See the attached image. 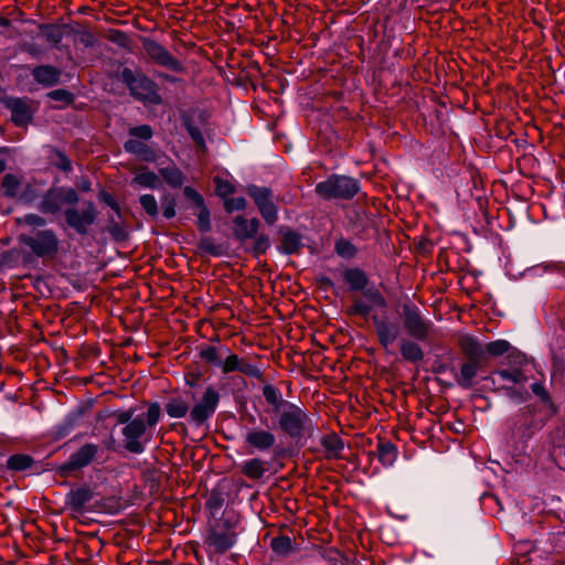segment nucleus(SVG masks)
Listing matches in <instances>:
<instances>
[{
  "label": "nucleus",
  "instance_id": "20",
  "mask_svg": "<svg viewBox=\"0 0 565 565\" xmlns=\"http://www.w3.org/2000/svg\"><path fill=\"white\" fill-rule=\"evenodd\" d=\"M166 412L171 418H183L189 412V403L182 396H174L166 404Z\"/></svg>",
  "mask_w": 565,
  "mask_h": 565
},
{
  "label": "nucleus",
  "instance_id": "40",
  "mask_svg": "<svg viewBox=\"0 0 565 565\" xmlns=\"http://www.w3.org/2000/svg\"><path fill=\"white\" fill-rule=\"evenodd\" d=\"M199 207L200 212L198 214V226L200 231L207 232L211 228L210 211L204 204Z\"/></svg>",
  "mask_w": 565,
  "mask_h": 565
},
{
  "label": "nucleus",
  "instance_id": "37",
  "mask_svg": "<svg viewBox=\"0 0 565 565\" xmlns=\"http://www.w3.org/2000/svg\"><path fill=\"white\" fill-rule=\"evenodd\" d=\"M2 186L7 195L14 196L19 190V180L13 174L3 178Z\"/></svg>",
  "mask_w": 565,
  "mask_h": 565
},
{
  "label": "nucleus",
  "instance_id": "22",
  "mask_svg": "<svg viewBox=\"0 0 565 565\" xmlns=\"http://www.w3.org/2000/svg\"><path fill=\"white\" fill-rule=\"evenodd\" d=\"M207 542L216 552H220V553L226 552L234 544V540H233L232 535H230L225 532L211 533L207 539Z\"/></svg>",
  "mask_w": 565,
  "mask_h": 565
},
{
  "label": "nucleus",
  "instance_id": "39",
  "mask_svg": "<svg viewBox=\"0 0 565 565\" xmlns=\"http://www.w3.org/2000/svg\"><path fill=\"white\" fill-rule=\"evenodd\" d=\"M246 204H247L246 200L244 198H242V196H239V198H230V199L225 200L224 207H225L226 212L233 213L235 211L245 210Z\"/></svg>",
  "mask_w": 565,
  "mask_h": 565
},
{
  "label": "nucleus",
  "instance_id": "44",
  "mask_svg": "<svg viewBox=\"0 0 565 565\" xmlns=\"http://www.w3.org/2000/svg\"><path fill=\"white\" fill-rule=\"evenodd\" d=\"M199 248L202 252L209 253L214 256H218L221 254L220 247L214 243V241L211 237H205L201 239Z\"/></svg>",
  "mask_w": 565,
  "mask_h": 565
},
{
  "label": "nucleus",
  "instance_id": "48",
  "mask_svg": "<svg viewBox=\"0 0 565 565\" xmlns=\"http://www.w3.org/2000/svg\"><path fill=\"white\" fill-rule=\"evenodd\" d=\"M238 372H241L245 375L252 376V377H256V379L262 376V372L256 365L248 363L246 361H243V360H242Z\"/></svg>",
  "mask_w": 565,
  "mask_h": 565
},
{
  "label": "nucleus",
  "instance_id": "42",
  "mask_svg": "<svg viewBox=\"0 0 565 565\" xmlns=\"http://www.w3.org/2000/svg\"><path fill=\"white\" fill-rule=\"evenodd\" d=\"M200 356L212 364L220 365L221 361L218 359L217 349L215 347H206L201 350Z\"/></svg>",
  "mask_w": 565,
  "mask_h": 565
},
{
  "label": "nucleus",
  "instance_id": "5",
  "mask_svg": "<svg viewBox=\"0 0 565 565\" xmlns=\"http://www.w3.org/2000/svg\"><path fill=\"white\" fill-rule=\"evenodd\" d=\"M122 78L129 90L137 99L151 105H159L161 96L158 94L157 85L143 74H135L131 70L122 71Z\"/></svg>",
  "mask_w": 565,
  "mask_h": 565
},
{
  "label": "nucleus",
  "instance_id": "50",
  "mask_svg": "<svg viewBox=\"0 0 565 565\" xmlns=\"http://www.w3.org/2000/svg\"><path fill=\"white\" fill-rule=\"evenodd\" d=\"M335 250L339 255L343 257H350L353 255V247L350 243L340 241L335 244Z\"/></svg>",
  "mask_w": 565,
  "mask_h": 565
},
{
  "label": "nucleus",
  "instance_id": "13",
  "mask_svg": "<svg viewBox=\"0 0 565 565\" xmlns=\"http://www.w3.org/2000/svg\"><path fill=\"white\" fill-rule=\"evenodd\" d=\"M377 339L384 350L388 353L391 352L392 345L399 338L401 328L398 323L391 322L386 319H374Z\"/></svg>",
  "mask_w": 565,
  "mask_h": 565
},
{
  "label": "nucleus",
  "instance_id": "23",
  "mask_svg": "<svg viewBox=\"0 0 565 565\" xmlns=\"http://www.w3.org/2000/svg\"><path fill=\"white\" fill-rule=\"evenodd\" d=\"M242 472L249 479H259L265 472V462L259 458L248 459L242 465Z\"/></svg>",
  "mask_w": 565,
  "mask_h": 565
},
{
  "label": "nucleus",
  "instance_id": "28",
  "mask_svg": "<svg viewBox=\"0 0 565 565\" xmlns=\"http://www.w3.org/2000/svg\"><path fill=\"white\" fill-rule=\"evenodd\" d=\"M161 175L171 186L178 188L183 183V174L175 167H167L162 169Z\"/></svg>",
  "mask_w": 565,
  "mask_h": 565
},
{
  "label": "nucleus",
  "instance_id": "34",
  "mask_svg": "<svg viewBox=\"0 0 565 565\" xmlns=\"http://www.w3.org/2000/svg\"><path fill=\"white\" fill-rule=\"evenodd\" d=\"M282 244L287 253H295L300 246V237L294 232H287L284 234Z\"/></svg>",
  "mask_w": 565,
  "mask_h": 565
},
{
  "label": "nucleus",
  "instance_id": "54",
  "mask_svg": "<svg viewBox=\"0 0 565 565\" xmlns=\"http://www.w3.org/2000/svg\"><path fill=\"white\" fill-rule=\"evenodd\" d=\"M109 232L116 237V238H119V239H124L126 237V232L124 228H121L117 223H113L110 226H109Z\"/></svg>",
  "mask_w": 565,
  "mask_h": 565
},
{
  "label": "nucleus",
  "instance_id": "18",
  "mask_svg": "<svg viewBox=\"0 0 565 565\" xmlns=\"http://www.w3.org/2000/svg\"><path fill=\"white\" fill-rule=\"evenodd\" d=\"M399 351L404 360L408 362H419L424 359L422 348L414 341L402 339L399 342Z\"/></svg>",
  "mask_w": 565,
  "mask_h": 565
},
{
  "label": "nucleus",
  "instance_id": "45",
  "mask_svg": "<svg viewBox=\"0 0 565 565\" xmlns=\"http://www.w3.org/2000/svg\"><path fill=\"white\" fill-rule=\"evenodd\" d=\"M130 135L143 140H148L152 137V129L148 125L137 126L130 129Z\"/></svg>",
  "mask_w": 565,
  "mask_h": 565
},
{
  "label": "nucleus",
  "instance_id": "16",
  "mask_svg": "<svg viewBox=\"0 0 565 565\" xmlns=\"http://www.w3.org/2000/svg\"><path fill=\"white\" fill-rule=\"evenodd\" d=\"M8 106L11 109V118L18 126H23L31 120V109L26 102L12 98L8 102Z\"/></svg>",
  "mask_w": 565,
  "mask_h": 565
},
{
  "label": "nucleus",
  "instance_id": "36",
  "mask_svg": "<svg viewBox=\"0 0 565 565\" xmlns=\"http://www.w3.org/2000/svg\"><path fill=\"white\" fill-rule=\"evenodd\" d=\"M242 360L236 354H230L223 362H221V367L224 373H230L234 371H238L241 366Z\"/></svg>",
  "mask_w": 565,
  "mask_h": 565
},
{
  "label": "nucleus",
  "instance_id": "25",
  "mask_svg": "<svg viewBox=\"0 0 565 565\" xmlns=\"http://www.w3.org/2000/svg\"><path fill=\"white\" fill-rule=\"evenodd\" d=\"M494 382H501V381H509L514 384H520L525 382L526 377L522 373V371L515 369V370H501L498 371L495 374Z\"/></svg>",
  "mask_w": 565,
  "mask_h": 565
},
{
  "label": "nucleus",
  "instance_id": "52",
  "mask_svg": "<svg viewBox=\"0 0 565 565\" xmlns=\"http://www.w3.org/2000/svg\"><path fill=\"white\" fill-rule=\"evenodd\" d=\"M162 209L164 217L171 218L175 215V203L173 200L164 201Z\"/></svg>",
  "mask_w": 565,
  "mask_h": 565
},
{
  "label": "nucleus",
  "instance_id": "4",
  "mask_svg": "<svg viewBox=\"0 0 565 565\" xmlns=\"http://www.w3.org/2000/svg\"><path fill=\"white\" fill-rule=\"evenodd\" d=\"M359 190L358 180L345 175H332L316 185V192L323 199H351Z\"/></svg>",
  "mask_w": 565,
  "mask_h": 565
},
{
  "label": "nucleus",
  "instance_id": "2",
  "mask_svg": "<svg viewBox=\"0 0 565 565\" xmlns=\"http://www.w3.org/2000/svg\"><path fill=\"white\" fill-rule=\"evenodd\" d=\"M278 426L282 433L291 438H300L311 430L312 422L306 411L292 403H286L281 412Z\"/></svg>",
  "mask_w": 565,
  "mask_h": 565
},
{
  "label": "nucleus",
  "instance_id": "27",
  "mask_svg": "<svg viewBox=\"0 0 565 565\" xmlns=\"http://www.w3.org/2000/svg\"><path fill=\"white\" fill-rule=\"evenodd\" d=\"M263 395L266 402L277 409L281 406L285 407V404L287 403L282 401L280 392L273 385H265L263 388Z\"/></svg>",
  "mask_w": 565,
  "mask_h": 565
},
{
  "label": "nucleus",
  "instance_id": "38",
  "mask_svg": "<svg viewBox=\"0 0 565 565\" xmlns=\"http://www.w3.org/2000/svg\"><path fill=\"white\" fill-rule=\"evenodd\" d=\"M215 184H216V189H215L216 194L220 195L221 198H226L230 194L234 193V191H235L234 185L227 180L216 178Z\"/></svg>",
  "mask_w": 565,
  "mask_h": 565
},
{
  "label": "nucleus",
  "instance_id": "3",
  "mask_svg": "<svg viewBox=\"0 0 565 565\" xmlns=\"http://www.w3.org/2000/svg\"><path fill=\"white\" fill-rule=\"evenodd\" d=\"M21 244L38 257H54L60 247V239L53 230H39L19 236Z\"/></svg>",
  "mask_w": 565,
  "mask_h": 565
},
{
  "label": "nucleus",
  "instance_id": "60",
  "mask_svg": "<svg viewBox=\"0 0 565 565\" xmlns=\"http://www.w3.org/2000/svg\"><path fill=\"white\" fill-rule=\"evenodd\" d=\"M267 242V238L265 237H259L258 238V244L260 245L262 243H266Z\"/></svg>",
  "mask_w": 565,
  "mask_h": 565
},
{
  "label": "nucleus",
  "instance_id": "29",
  "mask_svg": "<svg viewBox=\"0 0 565 565\" xmlns=\"http://www.w3.org/2000/svg\"><path fill=\"white\" fill-rule=\"evenodd\" d=\"M134 182L143 188L154 189V188H158L160 180L156 173L150 172V171H143V172L138 173L134 178Z\"/></svg>",
  "mask_w": 565,
  "mask_h": 565
},
{
  "label": "nucleus",
  "instance_id": "24",
  "mask_svg": "<svg viewBox=\"0 0 565 565\" xmlns=\"http://www.w3.org/2000/svg\"><path fill=\"white\" fill-rule=\"evenodd\" d=\"M460 347L462 351L471 358H478L482 354L480 343L470 335H463L460 338Z\"/></svg>",
  "mask_w": 565,
  "mask_h": 565
},
{
  "label": "nucleus",
  "instance_id": "33",
  "mask_svg": "<svg viewBox=\"0 0 565 565\" xmlns=\"http://www.w3.org/2000/svg\"><path fill=\"white\" fill-rule=\"evenodd\" d=\"M141 206L143 210L150 215V216H157L158 215V204L153 195L151 194H143L139 199Z\"/></svg>",
  "mask_w": 565,
  "mask_h": 565
},
{
  "label": "nucleus",
  "instance_id": "1",
  "mask_svg": "<svg viewBox=\"0 0 565 565\" xmlns=\"http://www.w3.org/2000/svg\"><path fill=\"white\" fill-rule=\"evenodd\" d=\"M143 416H137L128 425L122 427L125 448L132 454H141L146 449V445L152 438V428L161 418V408L158 403L149 405Z\"/></svg>",
  "mask_w": 565,
  "mask_h": 565
},
{
  "label": "nucleus",
  "instance_id": "46",
  "mask_svg": "<svg viewBox=\"0 0 565 565\" xmlns=\"http://www.w3.org/2000/svg\"><path fill=\"white\" fill-rule=\"evenodd\" d=\"M49 97L53 100H61L65 104L73 102V95L66 89H55L49 93Z\"/></svg>",
  "mask_w": 565,
  "mask_h": 565
},
{
  "label": "nucleus",
  "instance_id": "12",
  "mask_svg": "<svg viewBox=\"0 0 565 565\" xmlns=\"http://www.w3.org/2000/svg\"><path fill=\"white\" fill-rule=\"evenodd\" d=\"M143 47L149 55V57L154 61L157 64L164 66L171 71L174 72H182L183 66L182 64L175 60L169 51H167L162 45L159 43L148 40L145 41Z\"/></svg>",
  "mask_w": 565,
  "mask_h": 565
},
{
  "label": "nucleus",
  "instance_id": "56",
  "mask_svg": "<svg viewBox=\"0 0 565 565\" xmlns=\"http://www.w3.org/2000/svg\"><path fill=\"white\" fill-rule=\"evenodd\" d=\"M57 167L64 171L71 170V161L62 153H58Z\"/></svg>",
  "mask_w": 565,
  "mask_h": 565
},
{
  "label": "nucleus",
  "instance_id": "49",
  "mask_svg": "<svg viewBox=\"0 0 565 565\" xmlns=\"http://www.w3.org/2000/svg\"><path fill=\"white\" fill-rule=\"evenodd\" d=\"M20 223L31 225V226H44L45 220L42 216H39L36 214H26L23 217L19 220Z\"/></svg>",
  "mask_w": 565,
  "mask_h": 565
},
{
  "label": "nucleus",
  "instance_id": "32",
  "mask_svg": "<svg viewBox=\"0 0 565 565\" xmlns=\"http://www.w3.org/2000/svg\"><path fill=\"white\" fill-rule=\"evenodd\" d=\"M379 458L384 465L391 466L395 461V458H396V452H395L394 446L391 444L380 445Z\"/></svg>",
  "mask_w": 565,
  "mask_h": 565
},
{
  "label": "nucleus",
  "instance_id": "26",
  "mask_svg": "<svg viewBox=\"0 0 565 565\" xmlns=\"http://www.w3.org/2000/svg\"><path fill=\"white\" fill-rule=\"evenodd\" d=\"M321 444L328 452V456H338L343 448L341 439L337 435H327L322 437Z\"/></svg>",
  "mask_w": 565,
  "mask_h": 565
},
{
  "label": "nucleus",
  "instance_id": "6",
  "mask_svg": "<svg viewBox=\"0 0 565 565\" xmlns=\"http://www.w3.org/2000/svg\"><path fill=\"white\" fill-rule=\"evenodd\" d=\"M220 402L218 392L207 386L202 397L193 405L190 411V420L195 425L200 426L204 424L215 413Z\"/></svg>",
  "mask_w": 565,
  "mask_h": 565
},
{
  "label": "nucleus",
  "instance_id": "51",
  "mask_svg": "<svg viewBox=\"0 0 565 565\" xmlns=\"http://www.w3.org/2000/svg\"><path fill=\"white\" fill-rule=\"evenodd\" d=\"M183 192L184 195L189 200L193 201L198 206H202L204 204L203 198L194 189L186 186Z\"/></svg>",
  "mask_w": 565,
  "mask_h": 565
},
{
  "label": "nucleus",
  "instance_id": "10",
  "mask_svg": "<svg viewBox=\"0 0 565 565\" xmlns=\"http://www.w3.org/2000/svg\"><path fill=\"white\" fill-rule=\"evenodd\" d=\"M67 224L79 234H85L96 217V210L93 203H87L85 207L78 210L70 207L65 211Z\"/></svg>",
  "mask_w": 565,
  "mask_h": 565
},
{
  "label": "nucleus",
  "instance_id": "53",
  "mask_svg": "<svg viewBox=\"0 0 565 565\" xmlns=\"http://www.w3.org/2000/svg\"><path fill=\"white\" fill-rule=\"evenodd\" d=\"M134 412L132 411H122L116 414L117 422L119 424L128 425L129 422H131Z\"/></svg>",
  "mask_w": 565,
  "mask_h": 565
},
{
  "label": "nucleus",
  "instance_id": "11",
  "mask_svg": "<svg viewBox=\"0 0 565 565\" xmlns=\"http://www.w3.org/2000/svg\"><path fill=\"white\" fill-rule=\"evenodd\" d=\"M244 441L253 450L267 452L275 448L277 438L269 429L253 427L246 431Z\"/></svg>",
  "mask_w": 565,
  "mask_h": 565
},
{
  "label": "nucleus",
  "instance_id": "57",
  "mask_svg": "<svg viewBox=\"0 0 565 565\" xmlns=\"http://www.w3.org/2000/svg\"><path fill=\"white\" fill-rule=\"evenodd\" d=\"M532 390H533V392H534L536 395H539V396H544V395H545V390H544V387H543L541 384H539V383H534V384L532 385Z\"/></svg>",
  "mask_w": 565,
  "mask_h": 565
},
{
  "label": "nucleus",
  "instance_id": "19",
  "mask_svg": "<svg viewBox=\"0 0 565 565\" xmlns=\"http://www.w3.org/2000/svg\"><path fill=\"white\" fill-rule=\"evenodd\" d=\"M479 370V362L477 360H471L467 363H463L460 369V373L457 376V383L465 388H469L472 386L473 379L476 377Z\"/></svg>",
  "mask_w": 565,
  "mask_h": 565
},
{
  "label": "nucleus",
  "instance_id": "59",
  "mask_svg": "<svg viewBox=\"0 0 565 565\" xmlns=\"http://www.w3.org/2000/svg\"><path fill=\"white\" fill-rule=\"evenodd\" d=\"M7 167L6 159L2 156V150H0V172H2Z\"/></svg>",
  "mask_w": 565,
  "mask_h": 565
},
{
  "label": "nucleus",
  "instance_id": "58",
  "mask_svg": "<svg viewBox=\"0 0 565 565\" xmlns=\"http://www.w3.org/2000/svg\"><path fill=\"white\" fill-rule=\"evenodd\" d=\"M105 202L110 205L116 212H119V206L118 204L113 200L111 196L107 195L105 198Z\"/></svg>",
  "mask_w": 565,
  "mask_h": 565
},
{
  "label": "nucleus",
  "instance_id": "15",
  "mask_svg": "<svg viewBox=\"0 0 565 565\" xmlns=\"http://www.w3.org/2000/svg\"><path fill=\"white\" fill-rule=\"evenodd\" d=\"M234 234L239 241H246L255 237L259 228L257 218L247 220L242 215L234 218Z\"/></svg>",
  "mask_w": 565,
  "mask_h": 565
},
{
  "label": "nucleus",
  "instance_id": "41",
  "mask_svg": "<svg viewBox=\"0 0 565 565\" xmlns=\"http://www.w3.org/2000/svg\"><path fill=\"white\" fill-rule=\"evenodd\" d=\"M373 309L372 305H370L366 300L355 299L351 307V312L360 316H367Z\"/></svg>",
  "mask_w": 565,
  "mask_h": 565
},
{
  "label": "nucleus",
  "instance_id": "55",
  "mask_svg": "<svg viewBox=\"0 0 565 565\" xmlns=\"http://www.w3.org/2000/svg\"><path fill=\"white\" fill-rule=\"evenodd\" d=\"M189 134L190 136L192 137V139L198 143V145H203L204 143V138L201 134V131L195 128V127H189Z\"/></svg>",
  "mask_w": 565,
  "mask_h": 565
},
{
  "label": "nucleus",
  "instance_id": "47",
  "mask_svg": "<svg viewBox=\"0 0 565 565\" xmlns=\"http://www.w3.org/2000/svg\"><path fill=\"white\" fill-rule=\"evenodd\" d=\"M124 148L128 152L141 154L146 150V145L137 139H129L125 142Z\"/></svg>",
  "mask_w": 565,
  "mask_h": 565
},
{
  "label": "nucleus",
  "instance_id": "14",
  "mask_svg": "<svg viewBox=\"0 0 565 565\" xmlns=\"http://www.w3.org/2000/svg\"><path fill=\"white\" fill-rule=\"evenodd\" d=\"M98 452V446L94 444H85L76 452L72 454L63 466L64 470H78L88 466Z\"/></svg>",
  "mask_w": 565,
  "mask_h": 565
},
{
  "label": "nucleus",
  "instance_id": "30",
  "mask_svg": "<svg viewBox=\"0 0 565 565\" xmlns=\"http://www.w3.org/2000/svg\"><path fill=\"white\" fill-rule=\"evenodd\" d=\"M32 459L28 455H14L8 460V467L12 470H25L32 466Z\"/></svg>",
  "mask_w": 565,
  "mask_h": 565
},
{
  "label": "nucleus",
  "instance_id": "21",
  "mask_svg": "<svg viewBox=\"0 0 565 565\" xmlns=\"http://www.w3.org/2000/svg\"><path fill=\"white\" fill-rule=\"evenodd\" d=\"M343 277L352 290H363L367 286L366 275L359 268L347 269Z\"/></svg>",
  "mask_w": 565,
  "mask_h": 565
},
{
  "label": "nucleus",
  "instance_id": "8",
  "mask_svg": "<svg viewBox=\"0 0 565 565\" xmlns=\"http://www.w3.org/2000/svg\"><path fill=\"white\" fill-rule=\"evenodd\" d=\"M247 193L254 200L266 223L274 224L278 218V210L271 191L267 188L250 185Z\"/></svg>",
  "mask_w": 565,
  "mask_h": 565
},
{
  "label": "nucleus",
  "instance_id": "9",
  "mask_svg": "<svg viewBox=\"0 0 565 565\" xmlns=\"http://www.w3.org/2000/svg\"><path fill=\"white\" fill-rule=\"evenodd\" d=\"M404 326L408 334L419 341L429 335L430 322L425 320L417 308L405 305L403 307Z\"/></svg>",
  "mask_w": 565,
  "mask_h": 565
},
{
  "label": "nucleus",
  "instance_id": "35",
  "mask_svg": "<svg viewBox=\"0 0 565 565\" xmlns=\"http://www.w3.org/2000/svg\"><path fill=\"white\" fill-rule=\"evenodd\" d=\"M510 349V343L505 340H497L487 344L488 353L492 355H502Z\"/></svg>",
  "mask_w": 565,
  "mask_h": 565
},
{
  "label": "nucleus",
  "instance_id": "31",
  "mask_svg": "<svg viewBox=\"0 0 565 565\" xmlns=\"http://www.w3.org/2000/svg\"><path fill=\"white\" fill-rule=\"evenodd\" d=\"M363 295L366 301L372 305V307H385L386 301L384 297L380 294V291L375 287H370L363 289Z\"/></svg>",
  "mask_w": 565,
  "mask_h": 565
},
{
  "label": "nucleus",
  "instance_id": "17",
  "mask_svg": "<svg viewBox=\"0 0 565 565\" xmlns=\"http://www.w3.org/2000/svg\"><path fill=\"white\" fill-rule=\"evenodd\" d=\"M60 75L61 72L56 67L50 65L39 66L33 70L34 79L45 86L55 85L60 79Z\"/></svg>",
  "mask_w": 565,
  "mask_h": 565
},
{
  "label": "nucleus",
  "instance_id": "7",
  "mask_svg": "<svg viewBox=\"0 0 565 565\" xmlns=\"http://www.w3.org/2000/svg\"><path fill=\"white\" fill-rule=\"evenodd\" d=\"M78 201L77 192L72 188H57L50 190L40 203L43 213H58L66 204H75Z\"/></svg>",
  "mask_w": 565,
  "mask_h": 565
},
{
  "label": "nucleus",
  "instance_id": "43",
  "mask_svg": "<svg viewBox=\"0 0 565 565\" xmlns=\"http://www.w3.org/2000/svg\"><path fill=\"white\" fill-rule=\"evenodd\" d=\"M275 552L286 554L291 550V540L288 537H276L271 542Z\"/></svg>",
  "mask_w": 565,
  "mask_h": 565
}]
</instances>
